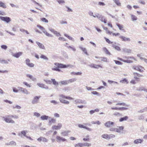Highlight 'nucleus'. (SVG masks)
Listing matches in <instances>:
<instances>
[{
	"label": "nucleus",
	"mask_w": 147,
	"mask_h": 147,
	"mask_svg": "<svg viewBox=\"0 0 147 147\" xmlns=\"http://www.w3.org/2000/svg\"><path fill=\"white\" fill-rule=\"evenodd\" d=\"M116 25L118 27L119 29L120 30H122V28H123V25H120L119 24L116 23Z\"/></svg>",
	"instance_id": "42"
},
{
	"label": "nucleus",
	"mask_w": 147,
	"mask_h": 147,
	"mask_svg": "<svg viewBox=\"0 0 147 147\" xmlns=\"http://www.w3.org/2000/svg\"><path fill=\"white\" fill-rule=\"evenodd\" d=\"M100 20L102 22H104V23H106L107 21L105 20V18L103 16L102 18H101Z\"/></svg>",
	"instance_id": "54"
},
{
	"label": "nucleus",
	"mask_w": 147,
	"mask_h": 147,
	"mask_svg": "<svg viewBox=\"0 0 147 147\" xmlns=\"http://www.w3.org/2000/svg\"><path fill=\"white\" fill-rule=\"evenodd\" d=\"M113 1L118 6H120L121 5V3L119 2L118 0H113Z\"/></svg>",
	"instance_id": "44"
},
{
	"label": "nucleus",
	"mask_w": 147,
	"mask_h": 147,
	"mask_svg": "<svg viewBox=\"0 0 147 147\" xmlns=\"http://www.w3.org/2000/svg\"><path fill=\"white\" fill-rule=\"evenodd\" d=\"M54 65H55L57 66L58 68H65L67 67L72 68L74 67L73 65H66L63 64L57 63H54Z\"/></svg>",
	"instance_id": "1"
},
{
	"label": "nucleus",
	"mask_w": 147,
	"mask_h": 147,
	"mask_svg": "<svg viewBox=\"0 0 147 147\" xmlns=\"http://www.w3.org/2000/svg\"><path fill=\"white\" fill-rule=\"evenodd\" d=\"M28 132V131L26 130H23L21 131L20 133H19L18 135L21 138L23 137V136L26 137V134Z\"/></svg>",
	"instance_id": "8"
},
{
	"label": "nucleus",
	"mask_w": 147,
	"mask_h": 147,
	"mask_svg": "<svg viewBox=\"0 0 147 147\" xmlns=\"http://www.w3.org/2000/svg\"><path fill=\"white\" fill-rule=\"evenodd\" d=\"M76 78H73L71 79H70L69 80H68V81L69 83H72L76 81Z\"/></svg>",
	"instance_id": "40"
},
{
	"label": "nucleus",
	"mask_w": 147,
	"mask_h": 147,
	"mask_svg": "<svg viewBox=\"0 0 147 147\" xmlns=\"http://www.w3.org/2000/svg\"><path fill=\"white\" fill-rule=\"evenodd\" d=\"M128 109V108L125 107H120L119 108V110H126Z\"/></svg>",
	"instance_id": "61"
},
{
	"label": "nucleus",
	"mask_w": 147,
	"mask_h": 147,
	"mask_svg": "<svg viewBox=\"0 0 147 147\" xmlns=\"http://www.w3.org/2000/svg\"><path fill=\"white\" fill-rule=\"evenodd\" d=\"M70 132V131H65L61 133V134L64 136H67L68 134Z\"/></svg>",
	"instance_id": "34"
},
{
	"label": "nucleus",
	"mask_w": 147,
	"mask_h": 147,
	"mask_svg": "<svg viewBox=\"0 0 147 147\" xmlns=\"http://www.w3.org/2000/svg\"><path fill=\"white\" fill-rule=\"evenodd\" d=\"M123 51L125 53H130L131 52V50L128 49L126 48H124L123 49Z\"/></svg>",
	"instance_id": "33"
},
{
	"label": "nucleus",
	"mask_w": 147,
	"mask_h": 147,
	"mask_svg": "<svg viewBox=\"0 0 147 147\" xmlns=\"http://www.w3.org/2000/svg\"><path fill=\"white\" fill-rule=\"evenodd\" d=\"M62 126V124L61 123H59L57 125H54L52 126V128L53 129H59L61 128Z\"/></svg>",
	"instance_id": "10"
},
{
	"label": "nucleus",
	"mask_w": 147,
	"mask_h": 147,
	"mask_svg": "<svg viewBox=\"0 0 147 147\" xmlns=\"http://www.w3.org/2000/svg\"><path fill=\"white\" fill-rule=\"evenodd\" d=\"M52 70L53 71H61V70L59 69V68L57 67H55L54 68H52Z\"/></svg>",
	"instance_id": "47"
},
{
	"label": "nucleus",
	"mask_w": 147,
	"mask_h": 147,
	"mask_svg": "<svg viewBox=\"0 0 147 147\" xmlns=\"http://www.w3.org/2000/svg\"><path fill=\"white\" fill-rule=\"evenodd\" d=\"M116 105H122V106H125V107H129V105L126 104V103H124V102L118 103H117L116 104Z\"/></svg>",
	"instance_id": "27"
},
{
	"label": "nucleus",
	"mask_w": 147,
	"mask_h": 147,
	"mask_svg": "<svg viewBox=\"0 0 147 147\" xmlns=\"http://www.w3.org/2000/svg\"><path fill=\"white\" fill-rule=\"evenodd\" d=\"M40 58L46 61H47L49 60L48 58L47 57L42 54L41 55Z\"/></svg>",
	"instance_id": "29"
},
{
	"label": "nucleus",
	"mask_w": 147,
	"mask_h": 147,
	"mask_svg": "<svg viewBox=\"0 0 147 147\" xmlns=\"http://www.w3.org/2000/svg\"><path fill=\"white\" fill-rule=\"evenodd\" d=\"M78 126L79 128H83L84 129H85L86 126H84L82 125L79 124L78 125Z\"/></svg>",
	"instance_id": "63"
},
{
	"label": "nucleus",
	"mask_w": 147,
	"mask_h": 147,
	"mask_svg": "<svg viewBox=\"0 0 147 147\" xmlns=\"http://www.w3.org/2000/svg\"><path fill=\"white\" fill-rule=\"evenodd\" d=\"M61 96L62 98H65V99L71 100L73 99V98H71L69 96H65L63 94H61Z\"/></svg>",
	"instance_id": "32"
},
{
	"label": "nucleus",
	"mask_w": 147,
	"mask_h": 147,
	"mask_svg": "<svg viewBox=\"0 0 147 147\" xmlns=\"http://www.w3.org/2000/svg\"><path fill=\"white\" fill-rule=\"evenodd\" d=\"M7 117L13 118L16 119H18L19 118L16 115H7Z\"/></svg>",
	"instance_id": "35"
},
{
	"label": "nucleus",
	"mask_w": 147,
	"mask_h": 147,
	"mask_svg": "<svg viewBox=\"0 0 147 147\" xmlns=\"http://www.w3.org/2000/svg\"><path fill=\"white\" fill-rule=\"evenodd\" d=\"M18 88L19 91L26 94H28L30 93L25 88L20 87H18Z\"/></svg>",
	"instance_id": "6"
},
{
	"label": "nucleus",
	"mask_w": 147,
	"mask_h": 147,
	"mask_svg": "<svg viewBox=\"0 0 147 147\" xmlns=\"http://www.w3.org/2000/svg\"><path fill=\"white\" fill-rule=\"evenodd\" d=\"M131 19L132 21H135L137 20V18L136 16L132 14H131Z\"/></svg>",
	"instance_id": "37"
},
{
	"label": "nucleus",
	"mask_w": 147,
	"mask_h": 147,
	"mask_svg": "<svg viewBox=\"0 0 147 147\" xmlns=\"http://www.w3.org/2000/svg\"><path fill=\"white\" fill-rule=\"evenodd\" d=\"M51 80L54 85H59V83L56 82L55 79H51Z\"/></svg>",
	"instance_id": "39"
},
{
	"label": "nucleus",
	"mask_w": 147,
	"mask_h": 147,
	"mask_svg": "<svg viewBox=\"0 0 147 147\" xmlns=\"http://www.w3.org/2000/svg\"><path fill=\"white\" fill-rule=\"evenodd\" d=\"M140 59H141L142 60H143L145 63H147V59H146L145 58H143L142 57H140Z\"/></svg>",
	"instance_id": "64"
},
{
	"label": "nucleus",
	"mask_w": 147,
	"mask_h": 147,
	"mask_svg": "<svg viewBox=\"0 0 147 147\" xmlns=\"http://www.w3.org/2000/svg\"><path fill=\"white\" fill-rule=\"evenodd\" d=\"M146 109H147V108H144V109H143L141 110H140V111H138V113H143L146 110Z\"/></svg>",
	"instance_id": "51"
},
{
	"label": "nucleus",
	"mask_w": 147,
	"mask_h": 147,
	"mask_svg": "<svg viewBox=\"0 0 147 147\" xmlns=\"http://www.w3.org/2000/svg\"><path fill=\"white\" fill-rule=\"evenodd\" d=\"M114 124V122L111 121H108L105 124V125L107 127H110L112 126Z\"/></svg>",
	"instance_id": "11"
},
{
	"label": "nucleus",
	"mask_w": 147,
	"mask_h": 147,
	"mask_svg": "<svg viewBox=\"0 0 147 147\" xmlns=\"http://www.w3.org/2000/svg\"><path fill=\"white\" fill-rule=\"evenodd\" d=\"M6 118H5L3 117V118L4 119V120L6 122L8 123H15V121L7 117H6Z\"/></svg>",
	"instance_id": "7"
},
{
	"label": "nucleus",
	"mask_w": 147,
	"mask_h": 147,
	"mask_svg": "<svg viewBox=\"0 0 147 147\" xmlns=\"http://www.w3.org/2000/svg\"><path fill=\"white\" fill-rule=\"evenodd\" d=\"M41 96H36L34 97L32 100L31 103L33 105L36 104L38 102L39 99L40 98Z\"/></svg>",
	"instance_id": "2"
},
{
	"label": "nucleus",
	"mask_w": 147,
	"mask_h": 147,
	"mask_svg": "<svg viewBox=\"0 0 147 147\" xmlns=\"http://www.w3.org/2000/svg\"><path fill=\"white\" fill-rule=\"evenodd\" d=\"M43 32L47 36L50 37H53V35L48 33L45 30L43 31Z\"/></svg>",
	"instance_id": "31"
},
{
	"label": "nucleus",
	"mask_w": 147,
	"mask_h": 147,
	"mask_svg": "<svg viewBox=\"0 0 147 147\" xmlns=\"http://www.w3.org/2000/svg\"><path fill=\"white\" fill-rule=\"evenodd\" d=\"M23 84L26 86L27 87L30 88L31 87V86L30 85V84H29L27 82H23Z\"/></svg>",
	"instance_id": "46"
},
{
	"label": "nucleus",
	"mask_w": 147,
	"mask_h": 147,
	"mask_svg": "<svg viewBox=\"0 0 147 147\" xmlns=\"http://www.w3.org/2000/svg\"><path fill=\"white\" fill-rule=\"evenodd\" d=\"M96 17L98 18L99 20H100L101 18H102L103 16L101 15H100L98 13H97L96 14H95Z\"/></svg>",
	"instance_id": "36"
},
{
	"label": "nucleus",
	"mask_w": 147,
	"mask_h": 147,
	"mask_svg": "<svg viewBox=\"0 0 147 147\" xmlns=\"http://www.w3.org/2000/svg\"><path fill=\"white\" fill-rule=\"evenodd\" d=\"M118 128H116V131L120 134L123 133L124 127L123 126L118 127Z\"/></svg>",
	"instance_id": "13"
},
{
	"label": "nucleus",
	"mask_w": 147,
	"mask_h": 147,
	"mask_svg": "<svg viewBox=\"0 0 147 147\" xmlns=\"http://www.w3.org/2000/svg\"><path fill=\"white\" fill-rule=\"evenodd\" d=\"M114 61L115 62V63L117 65H121L123 64L122 62L114 60Z\"/></svg>",
	"instance_id": "45"
},
{
	"label": "nucleus",
	"mask_w": 147,
	"mask_h": 147,
	"mask_svg": "<svg viewBox=\"0 0 147 147\" xmlns=\"http://www.w3.org/2000/svg\"><path fill=\"white\" fill-rule=\"evenodd\" d=\"M74 103L75 104L82 103L86 104L87 103V102L85 100H82L80 99H77L74 100Z\"/></svg>",
	"instance_id": "9"
},
{
	"label": "nucleus",
	"mask_w": 147,
	"mask_h": 147,
	"mask_svg": "<svg viewBox=\"0 0 147 147\" xmlns=\"http://www.w3.org/2000/svg\"><path fill=\"white\" fill-rule=\"evenodd\" d=\"M143 141V140L142 139H138L134 140V143L135 144H141Z\"/></svg>",
	"instance_id": "22"
},
{
	"label": "nucleus",
	"mask_w": 147,
	"mask_h": 147,
	"mask_svg": "<svg viewBox=\"0 0 147 147\" xmlns=\"http://www.w3.org/2000/svg\"><path fill=\"white\" fill-rule=\"evenodd\" d=\"M88 66L91 68H94L96 69H98L99 67L102 68V67L99 65H96L92 63L88 65Z\"/></svg>",
	"instance_id": "14"
},
{
	"label": "nucleus",
	"mask_w": 147,
	"mask_h": 147,
	"mask_svg": "<svg viewBox=\"0 0 147 147\" xmlns=\"http://www.w3.org/2000/svg\"><path fill=\"white\" fill-rule=\"evenodd\" d=\"M0 19L2 21L5 22L7 23L9 22L11 20L10 18L8 17L0 16Z\"/></svg>",
	"instance_id": "5"
},
{
	"label": "nucleus",
	"mask_w": 147,
	"mask_h": 147,
	"mask_svg": "<svg viewBox=\"0 0 147 147\" xmlns=\"http://www.w3.org/2000/svg\"><path fill=\"white\" fill-rule=\"evenodd\" d=\"M91 93L94 95H96L97 96H99V93L97 92L96 91H92L91 92Z\"/></svg>",
	"instance_id": "60"
},
{
	"label": "nucleus",
	"mask_w": 147,
	"mask_h": 147,
	"mask_svg": "<svg viewBox=\"0 0 147 147\" xmlns=\"http://www.w3.org/2000/svg\"><path fill=\"white\" fill-rule=\"evenodd\" d=\"M67 47L68 48H69L71 49L73 51H76V49L74 47L71 46H67Z\"/></svg>",
	"instance_id": "58"
},
{
	"label": "nucleus",
	"mask_w": 147,
	"mask_h": 147,
	"mask_svg": "<svg viewBox=\"0 0 147 147\" xmlns=\"http://www.w3.org/2000/svg\"><path fill=\"white\" fill-rule=\"evenodd\" d=\"M120 82L122 83H126L127 84L128 82H127V80L126 78H124L123 79V80H121L120 81Z\"/></svg>",
	"instance_id": "38"
},
{
	"label": "nucleus",
	"mask_w": 147,
	"mask_h": 147,
	"mask_svg": "<svg viewBox=\"0 0 147 147\" xmlns=\"http://www.w3.org/2000/svg\"><path fill=\"white\" fill-rule=\"evenodd\" d=\"M105 38L106 41L108 42L109 44H112L113 43V42H111L108 39L106 38Z\"/></svg>",
	"instance_id": "55"
},
{
	"label": "nucleus",
	"mask_w": 147,
	"mask_h": 147,
	"mask_svg": "<svg viewBox=\"0 0 147 147\" xmlns=\"http://www.w3.org/2000/svg\"><path fill=\"white\" fill-rule=\"evenodd\" d=\"M103 50L105 52V53L107 55H111V53L106 48L104 47L103 48Z\"/></svg>",
	"instance_id": "30"
},
{
	"label": "nucleus",
	"mask_w": 147,
	"mask_h": 147,
	"mask_svg": "<svg viewBox=\"0 0 147 147\" xmlns=\"http://www.w3.org/2000/svg\"><path fill=\"white\" fill-rule=\"evenodd\" d=\"M119 38L121 39L123 41H130L131 40L130 38H126L125 36H119Z\"/></svg>",
	"instance_id": "15"
},
{
	"label": "nucleus",
	"mask_w": 147,
	"mask_h": 147,
	"mask_svg": "<svg viewBox=\"0 0 147 147\" xmlns=\"http://www.w3.org/2000/svg\"><path fill=\"white\" fill-rule=\"evenodd\" d=\"M22 54V52H19L17 53H16L14 54L12 53V55L17 58H19L20 56H21Z\"/></svg>",
	"instance_id": "17"
},
{
	"label": "nucleus",
	"mask_w": 147,
	"mask_h": 147,
	"mask_svg": "<svg viewBox=\"0 0 147 147\" xmlns=\"http://www.w3.org/2000/svg\"><path fill=\"white\" fill-rule=\"evenodd\" d=\"M132 69L141 72H142L143 71V70L142 69H144L143 67L139 65L137 66L134 65L133 66Z\"/></svg>",
	"instance_id": "3"
},
{
	"label": "nucleus",
	"mask_w": 147,
	"mask_h": 147,
	"mask_svg": "<svg viewBox=\"0 0 147 147\" xmlns=\"http://www.w3.org/2000/svg\"><path fill=\"white\" fill-rule=\"evenodd\" d=\"M61 95L60 94L59 95V100L60 102L62 103H64L65 104H69V101L66 100H64V99H65V98H63L61 96Z\"/></svg>",
	"instance_id": "4"
},
{
	"label": "nucleus",
	"mask_w": 147,
	"mask_h": 147,
	"mask_svg": "<svg viewBox=\"0 0 147 147\" xmlns=\"http://www.w3.org/2000/svg\"><path fill=\"white\" fill-rule=\"evenodd\" d=\"M112 47L118 51H121L120 48L116 45V43L115 42H114L112 44Z\"/></svg>",
	"instance_id": "18"
},
{
	"label": "nucleus",
	"mask_w": 147,
	"mask_h": 147,
	"mask_svg": "<svg viewBox=\"0 0 147 147\" xmlns=\"http://www.w3.org/2000/svg\"><path fill=\"white\" fill-rule=\"evenodd\" d=\"M48 118H50L51 117H49L48 116L46 115H42L40 117L41 119L42 120H47Z\"/></svg>",
	"instance_id": "26"
},
{
	"label": "nucleus",
	"mask_w": 147,
	"mask_h": 147,
	"mask_svg": "<svg viewBox=\"0 0 147 147\" xmlns=\"http://www.w3.org/2000/svg\"><path fill=\"white\" fill-rule=\"evenodd\" d=\"M50 102L51 103L53 104L54 105H56L58 103V102H57L56 101L54 100L51 101Z\"/></svg>",
	"instance_id": "59"
},
{
	"label": "nucleus",
	"mask_w": 147,
	"mask_h": 147,
	"mask_svg": "<svg viewBox=\"0 0 147 147\" xmlns=\"http://www.w3.org/2000/svg\"><path fill=\"white\" fill-rule=\"evenodd\" d=\"M26 76L30 78L33 81H35L36 80V78L31 75L27 74H26Z\"/></svg>",
	"instance_id": "20"
},
{
	"label": "nucleus",
	"mask_w": 147,
	"mask_h": 147,
	"mask_svg": "<svg viewBox=\"0 0 147 147\" xmlns=\"http://www.w3.org/2000/svg\"><path fill=\"white\" fill-rule=\"evenodd\" d=\"M40 20L43 22L46 23L48 22V20L45 18H41Z\"/></svg>",
	"instance_id": "43"
},
{
	"label": "nucleus",
	"mask_w": 147,
	"mask_h": 147,
	"mask_svg": "<svg viewBox=\"0 0 147 147\" xmlns=\"http://www.w3.org/2000/svg\"><path fill=\"white\" fill-rule=\"evenodd\" d=\"M37 85L41 88L46 89H49L48 87L44 84L37 83Z\"/></svg>",
	"instance_id": "16"
},
{
	"label": "nucleus",
	"mask_w": 147,
	"mask_h": 147,
	"mask_svg": "<svg viewBox=\"0 0 147 147\" xmlns=\"http://www.w3.org/2000/svg\"><path fill=\"white\" fill-rule=\"evenodd\" d=\"M9 61V59L7 60H5L0 59V63H1L7 64L8 63V62Z\"/></svg>",
	"instance_id": "25"
},
{
	"label": "nucleus",
	"mask_w": 147,
	"mask_h": 147,
	"mask_svg": "<svg viewBox=\"0 0 147 147\" xmlns=\"http://www.w3.org/2000/svg\"><path fill=\"white\" fill-rule=\"evenodd\" d=\"M37 45L40 48L43 49H45V47L44 45L38 41L36 42Z\"/></svg>",
	"instance_id": "19"
},
{
	"label": "nucleus",
	"mask_w": 147,
	"mask_h": 147,
	"mask_svg": "<svg viewBox=\"0 0 147 147\" xmlns=\"http://www.w3.org/2000/svg\"><path fill=\"white\" fill-rule=\"evenodd\" d=\"M0 7H2L3 8H5L6 7V6L5 4L2 2L0 1Z\"/></svg>",
	"instance_id": "41"
},
{
	"label": "nucleus",
	"mask_w": 147,
	"mask_h": 147,
	"mask_svg": "<svg viewBox=\"0 0 147 147\" xmlns=\"http://www.w3.org/2000/svg\"><path fill=\"white\" fill-rule=\"evenodd\" d=\"M137 90L139 91H144L145 92H147V89L145 88L144 87L140 86L139 87L137 88Z\"/></svg>",
	"instance_id": "21"
},
{
	"label": "nucleus",
	"mask_w": 147,
	"mask_h": 147,
	"mask_svg": "<svg viewBox=\"0 0 147 147\" xmlns=\"http://www.w3.org/2000/svg\"><path fill=\"white\" fill-rule=\"evenodd\" d=\"M84 146H86L87 147H90L91 146V144L90 143H88L87 142H86L84 143Z\"/></svg>",
	"instance_id": "49"
},
{
	"label": "nucleus",
	"mask_w": 147,
	"mask_h": 147,
	"mask_svg": "<svg viewBox=\"0 0 147 147\" xmlns=\"http://www.w3.org/2000/svg\"><path fill=\"white\" fill-rule=\"evenodd\" d=\"M34 115L36 117H40V115L39 113L34 112Z\"/></svg>",
	"instance_id": "52"
},
{
	"label": "nucleus",
	"mask_w": 147,
	"mask_h": 147,
	"mask_svg": "<svg viewBox=\"0 0 147 147\" xmlns=\"http://www.w3.org/2000/svg\"><path fill=\"white\" fill-rule=\"evenodd\" d=\"M37 27L42 30L43 32L45 30V29L41 26L38 25Z\"/></svg>",
	"instance_id": "56"
},
{
	"label": "nucleus",
	"mask_w": 147,
	"mask_h": 147,
	"mask_svg": "<svg viewBox=\"0 0 147 147\" xmlns=\"http://www.w3.org/2000/svg\"><path fill=\"white\" fill-rule=\"evenodd\" d=\"M59 83L60 85H66L69 84V82L68 80H64L60 82Z\"/></svg>",
	"instance_id": "23"
},
{
	"label": "nucleus",
	"mask_w": 147,
	"mask_h": 147,
	"mask_svg": "<svg viewBox=\"0 0 147 147\" xmlns=\"http://www.w3.org/2000/svg\"><path fill=\"white\" fill-rule=\"evenodd\" d=\"M56 120L55 119L52 118L51 120H49V123L50 125L52 124L53 123H55L56 122Z\"/></svg>",
	"instance_id": "28"
},
{
	"label": "nucleus",
	"mask_w": 147,
	"mask_h": 147,
	"mask_svg": "<svg viewBox=\"0 0 147 147\" xmlns=\"http://www.w3.org/2000/svg\"><path fill=\"white\" fill-rule=\"evenodd\" d=\"M12 89L13 92L15 93H17L18 92L19 90L17 88L15 87H13Z\"/></svg>",
	"instance_id": "48"
},
{
	"label": "nucleus",
	"mask_w": 147,
	"mask_h": 147,
	"mask_svg": "<svg viewBox=\"0 0 147 147\" xmlns=\"http://www.w3.org/2000/svg\"><path fill=\"white\" fill-rule=\"evenodd\" d=\"M9 144H10L11 145L16 146V144L15 141H12L9 142Z\"/></svg>",
	"instance_id": "50"
},
{
	"label": "nucleus",
	"mask_w": 147,
	"mask_h": 147,
	"mask_svg": "<svg viewBox=\"0 0 147 147\" xmlns=\"http://www.w3.org/2000/svg\"><path fill=\"white\" fill-rule=\"evenodd\" d=\"M1 49H3L5 50H6L7 48V46L5 45H1Z\"/></svg>",
	"instance_id": "53"
},
{
	"label": "nucleus",
	"mask_w": 147,
	"mask_h": 147,
	"mask_svg": "<svg viewBox=\"0 0 147 147\" xmlns=\"http://www.w3.org/2000/svg\"><path fill=\"white\" fill-rule=\"evenodd\" d=\"M144 116L142 115H141L138 117V119L139 120H143L144 119Z\"/></svg>",
	"instance_id": "62"
},
{
	"label": "nucleus",
	"mask_w": 147,
	"mask_h": 147,
	"mask_svg": "<svg viewBox=\"0 0 147 147\" xmlns=\"http://www.w3.org/2000/svg\"><path fill=\"white\" fill-rule=\"evenodd\" d=\"M128 119V117L127 116H126L123 117H121L119 119V121L120 122H122L123 121H125L127 120Z\"/></svg>",
	"instance_id": "24"
},
{
	"label": "nucleus",
	"mask_w": 147,
	"mask_h": 147,
	"mask_svg": "<svg viewBox=\"0 0 147 147\" xmlns=\"http://www.w3.org/2000/svg\"><path fill=\"white\" fill-rule=\"evenodd\" d=\"M123 61L124 62H125V63H132L133 62V61H131V60H123Z\"/></svg>",
	"instance_id": "57"
},
{
	"label": "nucleus",
	"mask_w": 147,
	"mask_h": 147,
	"mask_svg": "<svg viewBox=\"0 0 147 147\" xmlns=\"http://www.w3.org/2000/svg\"><path fill=\"white\" fill-rule=\"evenodd\" d=\"M56 139L57 141L59 142L61 141L64 142L66 140L65 139L59 136H56Z\"/></svg>",
	"instance_id": "12"
}]
</instances>
